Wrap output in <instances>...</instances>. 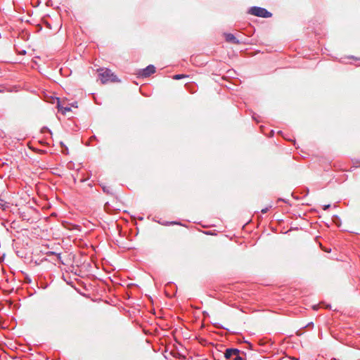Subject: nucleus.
<instances>
[{
  "label": "nucleus",
  "mask_w": 360,
  "mask_h": 360,
  "mask_svg": "<svg viewBox=\"0 0 360 360\" xmlns=\"http://www.w3.org/2000/svg\"><path fill=\"white\" fill-rule=\"evenodd\" d=\"M101 81L102 84H106L109 82H117V78L110 70H105L103 72L99 74Z\"/></svg>",
  "instance_id": "f257e3e1"
},
{
  "label": "nucleus",
  "mask_w": 360,
  "mask_h": 360,
  "mask_svg": "<svg viewBox=\"0 0 360 360\" xmlns=\"http://www.w3.org/2000/svg\"><path fill=\"white\" fill-rule=\"evenodd\" d=\"M250 13L253 15L262 18H270L272 15L267 10L260 7H252L250 9Z\"/></svg>",
  "instance_id": "f03ea898"
},
{
  "label": "nucleus",
  "mask_w": 360,
  "mask_h": 360,
  "mask_svg": "<svg viewBox=\"0 0 360 360\" xmlns=\"http://www.w3.org/2000/svg\"><path fill=\"white\" fill-rule=\"evenodd\" d=\"M155 72V67L153 65H150L146 67L145 69L142 70L139 73V75L143 77H149L150 75L153 74Z\"/></svg>",
  "instance_id": "7ed1b4c3"
},
{
  "label": "nucleus",
  "mask_w": 360,
  "mask_h": 360,
  "mask_svg": "<svg viewBox=\"0 0 360 360\" xmlns=\"http://www.w3.org/2000/svg\"><path fill=\"white\" fill-rule=\"evenodd\" d=\"M240 351L238 349L234 348H229L226 349L224 352V358L226 359H229L232 357H234L235 354H240Z\"/></svg>",
  "instance_id": "20e7f679"
},
{
  "label": "nucleus",
  "mask_w": 360,
  "mask_h": 360,
  "mask_svg": "<svg viewBox=\"0 0 360 360\" xmlns=\"http://www.w3.org/2000/svg\"><path fill=\"white\" fill-rule=\"evenodd\" d=\"M240 351L238 349L234 348H229L226 349L224 352V358L226 359H229L232 357H234L235 354H240Z\"/></svg>",
  "instance_id": "39448f33"
},
{
  "label": "nucleus",
  "mask_w": 360,
  "mask_h": 360,
  "mask_svg": "<svg viewBox=\"0 0 360 360\" xmlns=\"http://www.w3.org/2000/svg\"><path fill=\"white\" fill-rule=\"evenodd\" d=\"M226 41L228 43H231L233 44H239L240 41L236 39V37L231 33H224V34Z\"/></svg>",
  "instance_id": "423d86ee"
},
{
  "label": "nucleus",
  "mask_w": 360,
  "mask_h": 360,
  "mask_svg": "<svg viewBox=\"0 0 360 360\" xmlns=\"http://www.w3.org/2000/svg\"><path fill=\"white\" fill-rule=\"evenodd\" d=\"M57 107L58 110L63 113L66 114L68 112L70 111L71 108L70 106L63 107L60 105V101H58L57 103Z\"/></svg>",
  "instance_id": "0eeeda50"
},
{
  "label": "nucleus",
  "mask_w": 360,
  "mask_h": 360,
  "mask_svg": "<svg viewBox=\"0 0 360 360\" xmlns=\"http://www.w3.org/2000/svg\"><path fill=\"white\" fill-rule=\"evenodd\" d=\"M188 75H183V74H181V75H175L173 76V79H182V78H186V77H188Z\"/></svg>",
  "instance_id": "6e6552de"
},
{
  "label": "nucleus",
  "mask_w": 360,
  "mask_h": 360,
  "mask_svg": "<svg viewBox=\"0 0 360 360\" xmlns=\"http://www.w3.org/2000/svg\"><path fill=\"white\" fill-rule=\"evenodd\" d=\"M233 360H244V359L241 357L240 354H235L234 357L233 358Z\"/></svg>",
  "instance_id": "1a4fd4ad"
},
{
  "label": "nucleus",
  "mask_w": 360,
  "mask_h": 360,
  "mask_svg": "<svg viewBox=\"0 0 360 360\" xmlns=\"http://www.w3.org/2000/svg\"><path fill=\"white\" fill-rule=\"evenodd\" d=\"M70 105L73 107V108H76L78 107L77 102H74V103L70 104Z\"/></svg>",
  "instance_id": "9d476101"
},
{
  "label": "nucleus",
  "mask_w": 360,
  "mask_h": 360,
  "mask_svg": "<svg viewBox=\"0 0 360 360\" xmlns=\"http://www.w3.org/2000/svg\"><path fill=\"white\" fill-rule=\"evenodd\" d=\"M267 210H268L267 208L263 209V210H262V213H266L267 212Z\"/></svg>",
  "instance_id": "9b49d317"
},
{
  "label": "nucleus",
  "mask_w": 360,
  "mask_h": 360,
  "mask_svg": "<svg viewBox=\"0 0 360 360\" xmlns=\"http://www.w3.org/2000/svg\"><path fill=\"white\" fill-rule=\"evenodd\" d=\"M330 207V205H325L323 209L326 210Z\"/></svg>",
  "instance_id": "f8f14e48"
}]
</instances>
